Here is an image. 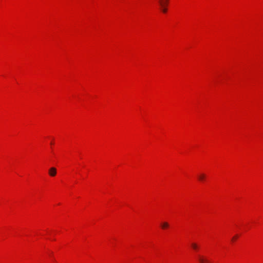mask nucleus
Masks as SVG:
<instances>
[{
	"label": "nucleus",
	"mask_w": 263,
	"mask_h": 263,
	"mask_svg": "<svg viewBox=\"0 0 263 263\" xmlns=\"http://www.w3.org/2000/svg\"><path fill=\"white\" fill-rule=\"evenodd\" d=\"M169 0H159V4L161 6V9L163 13L167 12L166 6Z\"/></svg>",
	"instance_id": "f257e3e1"
},
{
	"label": "nucleus",
	"mask_w": 263,
	"mask_h": 263,
	"mask_svg": "<svg viewBox=\"0 0 263 263\" xmlns=\"http://www.w3.org/2000/svg\"><path fill=\"white\" fill-rule=\"evenodd\" d=\"M198 260L200 263H211L205 257L201 255L198 256Z\"/></svg>",
	"instance_id": "f03ea898"
},
{
	"label": "nucleus",
	"mask_w": 263,
	"mask_h": 263,
	"mask_svg": "<svg viewBox=\"0 0 263 263\" xmlns=\"http://www.w3.org/2000/svg\"><path fill=\"white\" fill-rule=\"evenodd\" d=\"M48 173L50 176L54 177L57 174V169L54 167H51L49 170Z\"/></svg>",
	"instance_id": "7ed1b4c3"
},
{
	"label": "nucleus",
	"mask_w": 263,
	"mask_h": 263,
	"mask_svg": "<svg viewBox=\"0 0 263 263\" xmlns=\"http://www.w3.org/2000/svg\"><path fill=\"white\" fill-rule=\"evenodd\" d=\"M205 178H206V176L204 174H200L198 176V178L199 180H200L201 181H204L205 180Z\"/></svg>",
	"instance_id": "20e7f679"
},
{
	"label": "nucleus",
	"mask_w": 263,
	"mask_h": 263,
	"mask_svg": "<svg viewBox=\"0 0 263 263\" xmlns=\"http://www.w3.org/2000/svg\"><path fill=\"white\" fill-rule=\"evenodd\" d=\"M169 226L168 224L167 223V222H163L162 224H161V227L163 229H165V228H168Z\"/></svg>",
	"instance_id": "39448f33"
},
{
	"label": "nucleus",
	"mask_w": 263,
	"mask_h": 263,
	"mask_svg": "<svg viewBox=\"0 0 263 263\" xmlns=\"http://www.w3.org/2000/svg\"><path fill=\"white\" fill-rule=\"evenodd\" d=\"M191 246L195 250H197L198 249V246L195 243H192L191 244Z\"/></svg>",
	"instance_id": "423d86ee"
},
{
	"label": "nucleus",
	"mask_w": 263,
	"mask_h": 263,
	"mask_svg": "<svg viewBox=\"0 0 263 263\" xmlns=\"http://www.w3.org/2000/svg\"><path fill=\"white\" fill-rule=\"evenodd\" d=\"M237 236H235L234 237H233L232 240L234 241L237 238Z\"/></svg>",
	"instance_id": "0eeeda50"
}]
</instances>
